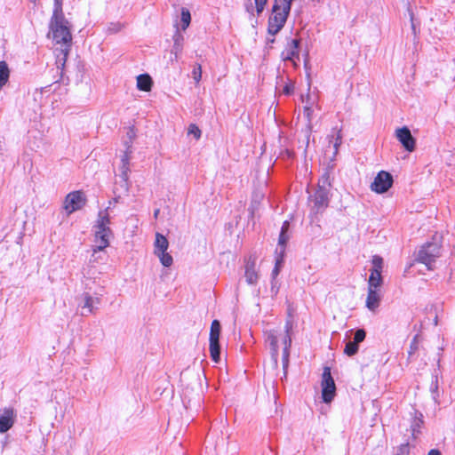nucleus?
Masks as SVG:
<instances>
[{"label": "nucleus", "mask_w": 455, "mask_h": 455, "mask_svg": "<svg viewBox=\"0 0 455 455\" xmlns=\"http://www.w3.org/2000/svg\"><path fill=\"white\" fill-rule=\"evenodd\" d=\"M50 29L56 44L60 45L55 49L54 52L57 68L60 69V74L62 75L72 43L68 21L65 19L63 12H53L50 21Z\"/></svg>", "instance_id": "f257e3e1"}, {"label": "nucleus", "mask_w": 455, "mask_h": 455, "mask_svg": "<svg viewBox=\"0 0 455 455\" xmlns=\"http://www.w3.org/2000/svg\"><path fill=\"white\" fill-rule=\"evenodd\" d=\"M110 223V217L108 210L100 211L94 226L95 245L93 247V253L92 255L91 261H97V258L95 257L96 253L103 251L109 245V239L113 235V232L109 227Z\"/></svg>", "instance_id": "f03ea898"}, {"label": "nucleus", "mask_w": 455, "mask_h": 455, "mask_svg": "<svg viewBox=\"0 0 455 455\" xmlns=\"http://www.w3.org/2000/svg\"><path fill=\"white\" fill-rule=\"evenodd\" d=\"M441 256V245L437 242H429L420 247L418 251L416 260L427 267L428 270L434 269L435 259Z\"/></svg>", "instance_id": "7ed1b4c3"}, {"label": "nucleus", "mask_w": 455, "mask_h": 455, "mask_svg": "<svg viewBox=\"0 0 455 455\" xmlns=\"http://www.w3.org/2000/svg\"><path fill=\"white\" fill-rule=\"evenodd\" d=\"M322 398L326 403H331L336 395V386L330 367H324L322 374Z\"/></svg>", "instance_id": "20e7f679"}, {"label": "nucleus", "mask_w": 455, "mask_h": 455, "mask_svg": "<svg viewBox=\"0 0 455 455\" xmlns=\"http://www.w3.org/2000/svg\"><path fill=\"white\" fill-rule=\"evenodd\" d=\"M221 326L218 320H213L210 330V355L213 362L219 363L220 358V335Z\"/></svg>", "instance_id": "39448f33"}, {"label": "nucleus", "mask_w": 455, "mask_h": 455, "mask_svg": "<svg viewBox=\"0 0 455 455\" xmlns=\"http://www.w3.org/2000/svg\"><path fill=\"white\" fill-rule=\"evenodd\" d=\"M86 204V197L82 191L68 193L63 202V209L68 215L82 209Z\"/></svg>", "instance_id": "423d86ee"}, {"label": "nucleus", "mask_w": 455, "mask_h": 455, "mask_svg": "<svg viewBox=\"0 0 455 455\" xmlns=\"http://www.w3.org/2000/svg\"><path fill=\"white\" fill-rule=\"evenodd\" d=\"M299 38H292L287 42L283 51L281 52V59L283 61H291L293 66H297L296 60H299Z\"/></svg>", "instance_id": "0eeeda50"}, {"label": "nucleus", "mask_w": 455, "mask_h": 455, "mask_svg": "<svg viewBox=\"0 0 455 455\" xmlns=\"http://www.w3.org/2000/svg\"><path fill=\"white\" fill-rule=\"evenodd\" d=\"M393 184L392 175L385 171L379 172L371 185L372 191L381 194L387 192Z\"/></svg>", "instance_id": "6e6552de"}, {"label": "nucleus", "mask_w": 455, "mask_h": 455, "mask_svg": "<svg viewBox=\"0 0 455 455\" xmlns=\"http://www.w3.org/2000/svg\"><path fill=\"white\" fill-rule=\"evenodd\" d=\"M395 135L399 142L403 147L409 152H412L415 149L416 140L412 137L410 129L406 126L398 128L395 131Z\"/></svg>", "instance_id": "1a4fd4ad"}, {"label": "nucleus", "mask_w": 455, "mask_h": 455, "mask_svg": "<svg viewBox=\"0 0 455 455\" xmlns=\"http://www.w3.org/2000/svg\"><path fill=\"white\" fill-rule=\"evenodd\" d=\"M80 299L79 306L86 311V314H95L100 304V298L93 297L89 292H84Z\"/></svg>", "instance_id": "9d476101"}, {"label": "nucleus", "mask_w": 455, "mask_h": 455, "mask_svg": "<svg viewBox=\"0 0 455 455\" xmlns=\"http://www.w3.org/2000/svg\"><path fill=\"white\" fill-rule=\"evenodd\" d=\"M314 202V208L319 212L328 206L329 204V191L328 188L318 185L315 195L312 198Z\"/></svg>", "instance_id": "9b49d317"}, {"label": "nucleus", "mask_w": 455, "mask_h": 455, "mask_svg": "<svg viewBox=\"0 0 455 455\" xmlns=\"http://www.w3.org/2000/svg\"><path fill=\"white\" fill-rule=\"evenodd\" d=\"M286 337L283 339V378H286L287 376V369L289 365V356H290V347L291 345V339L289 335L290 331V325L289 323L286 324Z\"/></svg>", "instance_id": "f8f14e48"}, {"label": "nucleus", "mask_w": 455, "mask_h": 455, "mask_svg": "<svg viewBox=\"0 0 455 455\" xmlns=\"http://www.w3.org/2000/svg\"><path fill=\"white\" fill-rule=\"evenodd\" d=\"M173 46L171 51V53L174 55V60L177 61L183 51L184 45V36L180 31V28L177 27L176 31L172 36Z\"/></svg>", "instance_id": "ddd939ff"}, {"label": "nucleus", "mask_w": 455, "mask_h": 455, "mask_svg": "<svg viewBox=\"0 0 455 455\" xmlns=\"http://www.w3.org/2000/svg\"><path fill=\"white\" fill-rule=\"evenodd\" d=\"M14 424V412L11 408H5L0 416V433L7 432Z\"/></svg>", "instance_id": "4468645a"}, {"label": "nucleus", "mask_w": 455, "mask_h": 455, "mask_svg": "<svg viewBox=\"0 0 455 455\" xmlns=\"http://www.w3.org/2000/svg\"><path fill=\"white\" fill-rule=\"evenodd\" d=\"M266 342L270 347L271 356L274 360L275 364H277L278 361V339L274 331H269L266 332Z\"/></svg>", "instance_id": "2eb2a0df"}, {"label": "nucleus", "mask_w": 455, "mask_h": 455, "mask_svg": "<svg viewBox=\"0 0 455 455\" xmlns=\"http://www.w3.org/2000/svg\"><path fill=\"white\" fill-rule=\"evenodd\" d=\"M246 282L249 284H255L258 282L259 275L255 269V260L249 259L245 265V274H244Z\"/></svg>", "instance_id": "dca6fc26"}, {"label": "nucleus", "mask_w": 455, "mask_h": 455, "mask_svg": "<svg viewBox=\"0 0 455 455\" xmlns=\"http://www.w3.org/2000/svg\"><path fill=\"white\" fill-rule=\"evenodd\" d=\"M329 144H332L333 156H335L339 152V148L342 143L341 129L333 128L331 133L327 137Z\"/></svg>", "instance_id": "f3484780"}, {"label": "nucleus", "mask_w": 455, "mask_h": 455, "mask_svg": "<svg viewBox=\"0 0 455 455\" xmlns=\"http://www.w3.org/2000/svg\"><path fill=\"white\" fill-rule=\"evenodd\" d=\"M380 301V295L378 289L368 288V294L366 299V307L374 311L379 306Z\"/></svg>", "instance_id": "a211bd4d"}, {"label": "nucleus", "mask_w": 455, "mask_h": 455, "mask_svg": "<svg viewBox=\"0 0 455 455\" xmlns=\"http://www.w3.org/2000/svg\"><path fill=\"white\" fill-rule=\"evenodd\" d=\"M129 172H130V164H121L120 174H119V177L121 179L120 187L124 193H127L130 188Z\"/></svg>", "instance_id": "6ab92c4d"}, {"label": "nucleus", "mask_w": 455, "mask_h": 455, "mask_svg": "<svg viewBox=\"0 0 455 455\" xmlns=\"http://www.w3.org/2000/svg\"><path fill=\"white\" fill-rule=\"evenodd\" d=\"M423 424L422 413L415 411V416L411 423V432L413 438H417L418 435L420 434V429Z\"/></svg>", "instance_id": "aec40b11"}, {"label": "nucleus", "mask_w": 455, "mask_h": 455, "mask_svg": "<svg viewBox=\"0 0 455 455\" xmlns=\"http://www.w3.org/2000/svg\"><path fill=\"white\" fill-rule=\"evenodd\" d=\"M154 245V253L157 254L160 252L167 251V249L169 247V242L164 235H163L160 233H156Z\"/></svg>", "instance_id": "412c9836"}, {"label": "nucleus", "mask_w": 455, "mask_h": 455, "mask_svg": "<svg viewBox=\"0 0 455 455\" xmlns=\"http://www.w3.org/2000/svg\"><path fill=\"white\" fill-rule=\"evenodd\" d=\"M152 84V79L148 74H142L137 76V87L140 91L149 92Z\"/></svg>", "instance_id": "4be33fe9"}, {"label": "nucleus", "mask_w": 455, "mask_h": 455, "mask_svg": "<svg viewBox=\"0 0 455 455\" xmlns=\"http://www.w3.org/2000/svg\"><path fill=\"white\" fill-rule=\"evenodd\" d=\"M302 102H305L306 105L304 106V115L306 116L308 124H311L312 121V115H313V105L315 103V100H312L311 96L307 93L306 96H301Z\"/></svg>", "instance_id": "5701e85b"}, {"label": "nucleus", "mask_w": 455, "mask_h": 455, "mask_svg": "<svg viewBox=\"0 0 455 455\" xmlns=\"http://www.w3.org/2000/svg\"><path fill=\"white\" fill-rule=\"evenodd\" d=\"M383 280L380 272H377V270L375 272H371L368 280V288L378 289L381 286Z\"/></svg>", "instance_id": "b1692460"}, {"label": "nucleus", "mask_w": 455, "mask_h": 455, "mask_svg": "<svg viewBox=\"0 0 455 455\" xmlns=\"http://www.w3.org/2000/svg\"><path fill=\"white\" fill-rule=\"evenodd\" d=\"M10 71L5 61H0V88L9 80Z\"/></svg>", "instance_id": "393cba45"}, {"label": "nucleus", "mask_w": 455, "mask_h": 455, "mask_svg": "<svg viewBox=\"0 0 455 455\" xmlns=\"http://www.w3.org/2000/svg\"><path fill=\"white\" fill-rule=\"evenodd\" d=\"M180 20H181V29L183 31H185L188 28V27L189 26L190 21H191V14L187 8L181 9Z\"/></svg>", "instance_id": "a878e982"}, {"label": "nucleus", "mask_w": 455, "mask_h": 455, "mask_svg": "<svg viewBox=\"0 0 455 455\" xmlns=\"http://www.w3.org/2000/svg\"><path fill=\"white\" fill-rule=\"evenodd\" d=\"M289 240V236L287 234L280 233L279 239H278V245L280 248V251H278V249H276V254L283 256L284 251H285V245L287 241Z\"/></svg>", "instance_id": "bb28decb"}, {"label": "nucleus", "mask_w": 455, "mask_h": 455, "mask_svg": "<svg viewBox=\"0 0 455 455\" xmlns=\"http://www.w3.org/2000/svg\"><path fill=\"white\" fill-rule=\"evenodd\" d=\"M159 259H160V262L164 266V267H171L173 263V259L172 257L171 254H169L167 251H164V252H160V253H157L156 254Z\"/></svg>", "instance_id": "cd10ccee"}, {"label": "nucleus", "mask_w": 455, "mask_h": 455, "mask_svg": "<svg viewBox=\"0 0 455 455\" xmlns=\"http://www.w3.org/2000/svg\"><path fill=\"white\" fill-rule=\"evenodd\" d=\"M371 264H372V268L371 270V272H375L377 270V272H382V268H383V259L379 256V255H374L372 256V259H371Z\"/></svg>", "instance_id": "c85d7f7f"}, {"label": "nucleus", "mask_w": 455, "mask_h": 455, "mask_svg": "<svg viewBox=\"0 0 455 455\" xmlns=\"http://www.w3.org/2000/svg\"><path fill=\"white\" fill-rule=\"evenodd\" d=\"M357 352H358V344H356L354 341H348L346 344L344 353L347 355L352 356V355H355Z\"/></svg>", "instance_id": "c756f323"}, {"label": "nucleus", "mask_w": 455, "mask_h": 455, "mask_svg": "<svg viewBox=\"0 0 455 455\" xmlns=\"http://www.w3.org/2000/svg\"><path fill=\"white\" fill-rule=\"evenodd\" d=\"M419 345V334H416L410 344V348L408 351L409 357L412 356L418 350Z\"/></svg>", "instance_id": "7c9ffc66"}, {"label": "nucleus", "mask_w": 455, "mask_h": 455, "mask_svg": "<svg viewBox=\"0 0 455 455\" xmlns=\"http://www.w3.org/2000/svg\"><path fill=\"white\" fill-rule=\"evenodd\" d=\"M283 263V256L277 255L275 258V265L272 271L273 278H275L279 275V272H280Z\"/></svg>", "instance_id": "2f4dec72"}, {"label": "nucleus", "mask_w": 455, "mask_h": 455, "mask_svg": "<svg viewBox=\"0 0 455 455\" xmlns=\"http://www.w3.org/2000/svg\"><path fill=\"white\" fill-rule=\"evenodd\" d=\"M188 135H193L196 140H199L201 138V130L198 128L197 125L194 124H191L189 126H188Z\"/></svg>", "instance_id": "473e14b6"}, {"label": "nucleus", "mask_w": 455, "mask_h": 455, "mask_svg": "<svg viewBox=\"0 0 455 455\" xmlns=\"http://www.w3.org/2000/svg\"><path fill=\"white\" fill-rule=\"evenodd\" d=\"M192 76L196 83H199L202 78V67L200 64H196L192 70Z\"/></svg>", "instance_id": "72a5a7b5"}, {"label": "nucleus", "mask_w": 455, "mask_h": 455, "mask_svg": "<svg viewBox=\"0 0 455 455\" xmlns=\"http://www.w3.org/2000/svg\"><path fill=\"white\" fill-rule=\"evenodd\" d=\"M126 149L124 153V155L122 156L121 157V164H130V158H131V154H132V148H131V145L127 144V147H125Z\"/></svg>", "instance_id": "f704fd0d"}, {"label": "nucleus", "mask_w": 455, "mask_h": 455, "mask_svg": "<svg viewBox=\"0 0 455 455\" xmlns=\"http://www.w3.org/2000/svg\"><path fill=\"white\" fill-rule=\"evenodd\" d=\"M365 337H366L365 331L363 329H358L355 333L353 341L355 342L356 344H359L364 340Z\"/></svg>", "instance_id": "c9c22d12"}, {"label": "nucleus", "mask_w": 455, "mask_h": 455, "mask_svg": "<svg viewBox=\"0 0 455 455\" xmlns=\"http://www.w3.org/2000/svg\"><path fill=\"white\" fill-rule=\"evenodd\" d=\"M410 447L409 443H402L397 450L396 455H409Z\"/></svg>", "instance_id": "e433bc0d"}, {"label": "nucleus", "mask_w": 455, "mask_h": 455, "mask_svg": "<svg viewBox=\"0 0 455 455\" xmlns=\"http://www.w3.org/2000/svg\"><path fill=\"white\" fill-rule=\"evenodd\" d=\"M254 1H255L257 13L260 14L263 12L267 0H254Z\"/></svg>", "instance_id": "4c0bfd02"}, {"label": "nucleus", "mask_w": 455, "mask_h": 455, "mask_svg": "<svg viewBox=\"0 0 455 455\" xmlns=\"http://www.w3.org/2000/svg\"><path fill=\"white\" fill-rule=\"evenodd\" d=\"M135 132H134V129L130 127L128 132H127V137H128V140H125L124 141V145L125 147H127V144L131 145L132 146V140L135 138Z\"/></svg>", "instance_id": "58836bf2"}, {"label": "nucleus", "mask_w": 455, "mask_h": 455, "mask_svg": "<svg viewBox=\"0 0 455 455\" xmlns=\"http://www.w3.org/2000/svg\"><path fill=\"white\" fill-rule=\"evenodd\" d=\"M318 185L320 186H323L325 188L327 187H330L331 186V182H330V176L328 173H325L322 176L321 180H319V183Z\"/></svg>", "instance_id": "ea45409f"}, {"label": "nucleus", "mask_w": 455, "mask_h": 455, "mask_svg": "<svg viewBox=\"0 0 455 455\" xmlns=\"http://www.w3.org/2000/svg\"><path fill=\"white\" fill-rule=\"evenodd\" d=\"M54 1V8H53V12H63L62 11V4H63V0H53Z\"/></svg>", "instance_id": "a19ab883"}, {"label": "nucleus", "mask_w": 455, "mask_h": 455, "mask_svg": "<svg viewBox=\"0 0 455 455\" xmlns=\"http://www.w3.org/2000/svg\"><path fill=\"white\" fill-rule=\"evenodd\" d=\"M293 90H294V86L293 84H286L283 89V92L285 94V95H290L293 92Z\"/></svg>", "instance_id": "79ce46f5"}, {"label": "nucleus", "mask_w": 455, "mask_h": 455, "mask_svg": "<svg viewBox=\"0 0 455 455\" xmlns=\"http://www.w3.org/2000/svg\"><path fill=\"white\" fill-rule=\"evenodd\" d=\"M289 228H290V223H289V221L285 220L282 225L280 233L287 234Z\"/></svg>", "instance_id": "37998d69"}, {"label": "nucleus", "mask_w": 455, "mask_h": 455, "mask_svg": "<svg viewBox=\"0 0 455 455\" xmlns=\"http://www.w3.org/2000/svg\"><path fill=\"white\" fill-rule=\"evenodd\" d=\"M427 455H442V454H441L440 451H438L436 449H432L429 451Z\"/></svg>", "instance_id": "c03bdc74"}, {"label": "nucleus", "mask_w": 455, "mask_h": 455, "mask_svg": "<svg viewBox=\"0 0 455 455\" xmlns=\"http://www.w3.org/2000/svg\"><path fill=\"white\" fill-rule=\"evenodd\" d=\"M159 212H160V210H159V209H156V210L155 211V212H154V217H155L156 219L157 218V216H158Z\"/></svg>", "instance_id": "a18cd8bd"}, {"label": "nucleus", "mask_w": 455, "mask_h": 455, "mask_svg": "<svg viewBox=\"0 0 455 455\" xmlns=\"http://www.w3.org/2000/svg\"><path fill=\"white\" fill-rule=\"evenodd\" d=\"M246 9H247V12H252L253 7H252L251 4H250V6H247Z\"/></svg>", "instance_id": "49530a36"}, {"label": "nucleus", "mask_w": 455, "mask_h": 455, "mask_svg": "<svg viewBox=\"0 0 455 455\" xmlns=\"http://www.w3.org/2000/svg\"><path fill=\"white\" fill-rule=\"evenodd\" d=\"M267 42L273 44L275 42V38L267 39Z\"/></svg>", "instance_id": "de8ad7c7"}]
</instances>
